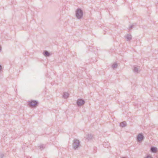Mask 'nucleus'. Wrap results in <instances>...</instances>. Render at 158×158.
I'll return each instance as SVG.
<instances>
[{
    "label": "nucleus",
    "instance_id": "nucleus-15",
    "mask_svg": "<svg viewBox=\"0 0 158 158\" xmlns=\"http://www.w3.org/2000/svg\"><path fill=\"white\" fill-rule=\"evenodd\" d=\"M136 23H133L132 25H131V26H130L129 27V30H130L132 28H133L135 26H136Z\"/></svg>",
    "mask_w": 158,
    "mask_h": 158
},
{
    "label": "nucleus",
    "instance_id": "nucleus-11",
    "mask_svg": "<svg viewBox=\"0 0 158 158\" xmlns=\"http://www.w3.org/2000/svg\"><path fill=\"white\" fill-rule=\"evenodd\" d=\"M46 145L43 144H40V150H42L46 148Z\"/></svg>",
    "mask_w": 158,
    "mask_h": 158
},
{
    "label": "nucleus",
    "instance_id": "nucleus-12",
    "mask_svg": "<svg viewBox=\"0 0 158 158\" xmlns=\"http://www.w3.org/2000/svg\"><path fill=\"white\" fill-rule=\"evenodd\" d=\"M120 126L122 127H124L126 126V123L125 121H123L120 124Z\"/></svg>",
    "mask_w": 158,
    "mask_h": 158
},
{
    "label": "nucleus",
    "instance_id": "nucleus-9",
    "mask_svg": "<svg viewBox=\"0 0 158 158\" xmlns=\"http://www.w3.org/2000/svg\"><path fill=\"white\" fill-rule=\"evenodd\" d=\"M69 94L67 92H64L63 94V97L65 98L66 99L69 97Z\"/></svg>",
    "mask_w": 158,
    "mask_h": 158
},
{
    "label": "nucleus",
    "instance_id": "nucleus-16",
    "mask_svg": "<svg viewBox=\"0 0 158 158\" xmlns=\"http://www.w3.org/2000/svg\"><path fill=\"white\" fill-rule=\"evenodd\" d=\"M118 66V64L117 63H114L112 65V67L113 68H116Z\"/></svg>",
    "mask_w": 158,
    "mask_h": 158
},
{
    "label": "nucleus",
    "instance_id": "nucleus-13",
    "mask_svg": "<svg viewBox=\"0 0 158 158\" xmlns=\"http://www.w3.org/2000/svg\"><path fill=\"white\" fill-rule=\"evenodd\" d=\"M133 71L134 72L138 73H139L138 69V68L135 66H134Z\"/></svg>",
    "mask_w": 158,
    "mask_h": 158
},
{
    "label": "nucleus",
    "instance_id": "nucleus-7",
    "mask_svg": "<svg viewBox=\"0 0 158 158\" xmlns=\"http://www.w3.org/2000/svg\"><path fill=\"white\" fill-rule=\"evenodd\" d=\"M93 137V135L91 134H88L85 136V138L88 140V141L91 140Z\"/></svg>",
    "mask_w": 158,
    "mask_h": 158
},
{
    "label": "nucleus",
    "instance_id": "nucleus-18",
    "mask_svg": "<svg viewBox=\"0 0 158 158\" xmlns=\"http://www.w3.org/2000/svg\"><path fill=\"white\" fill-rule=\"evenodd\" d=\"M146 158H152V157L150 155L147 156Z\"/></svg>",
    "mask_w": 158,
    "mask_h": 158
},
{
    "label": "nucleus",
    "instance_id": "nucleus-2",
    "mask_svg": "<svg viewBox=\"0 0 158 158\" xmlns=\"http://www.w3.org/2000/svg\"><path fill=\"white\" fill-rule=\"evenodd\" d=\"M39 102L35 100H31L27 102V106L30 108H35L38 106Z\"/></svg>",
    "mask_w": 158,
    "mask_h": 158
},
{
    "label": "nucleus",
    "instance_id": "nucleus-19",
    "mask_svg": "<svg viewBox=\"0 0 158 158\" xmlns=\"http://www.w3.org/2000/svg\"><path fill=\"white\" fill-rule=\"evenodd\" d=\"M1 47L0 46V52L1 51Z\"/></svg>",
    "mask_w": 158,
    "mask_h": 158
},
{
    "label": "nucleus",
    "instance_id": "nucleus-4",
    "mask_svg": "<svg viewBox=\"0 0 158 158\" xmlns=\"http://www.w3.org/2000/svg\"><path fill=\"white\" fill-rule=\"evenodd\" d=\"M85 103V100L82 98L78 99L77 101V104L78 106H81L84 104Z\"/></svg>",
    "mask_w": 158,
    "mask_h": 158
},
{
    "label": "nucleus",
    "instance_id": "nucleus-8",
    "mask_svg": "<svg viewBox=\"0 0 158 158\" xmlns=\"http://www.w3.org/2000/svg\"><path fill=\"white\" fill-rule=\"evenodd\" d=\"M43 54L45 57H49L50 56V53L47 51H44Z\"/></svg>",
    "mask_w": 158,
    "mask_h": 158
},
{
    "label": "nucleus",
    "instance_id": "nucleus-3",
    "mask_svg": "<svg viewBox=\"0 0 158 158\" xmlns=\"http://www.w3.org/2000/svg\"><path fill=\"white\" fill-rule=\"evenodd\" d=\"M73 146L75 150H76L79 147L80 143L79 140L77 139H74L73 140Z\"/></svg>",
    "mask_w": 158,
    "mask_h": 158
},
{
    "label": "nucleus",
    "instance_id": "nucleus-17",
    "mask_svg": "<svg viewBox=\"0 0 158 158\" xmlns=\"http://www.w3.org/2000/svg\"><path fill=\"white\" fill-rule=\"evenodd\" d=\"M4 156V155L3 154H1L0 155V157L1 158H3Z\"/></svg>",
    "mask_w": 158,
    "mask_h": 158
},
{
    "label": "nucleus",
    "instance_id": "nucleus-14",
    "mask_svg": "<svg viewBox=\"0 0 158 158\" xmlns=\"http://www.w3.org/2000/svg\"><path fill=\"white\" fill-rule=\"evenodd\" d=\"M103 145L104 147H105V148H108V147H109L110 146L109 143H106V142H104L103 143Z\"/></svg>",
    "mask_w": 158,
    "mask_h": 158
},
{
    "label": "nucleus",
    "instance_id": "nucleus-1",
    "mask_svg": "<svg viewBox=\"0 0 158 158\" xmlns=\"http://www.w3.org/2000/svg\"><path fill=\"white\" fill-rule=\"evenodd\" d=\"M83 10L79 8H78L76 10L75 15L78 19H81L83 17Z\"/></svg>",
    "mask_w": 158,
    "mask_h": 158
},
{
    "label": "nucleus",
    "instance_id": "nucleus-10",
    "mask_svg": "<svg viewBox=\"0 0 158 158\" xmlns=\"http://www.w3.org/2000/svg\"><path fill=\"white\" fill-rule=\"evenodd\" d=\"M150 149L151 152H156L157 151V148L155 147H152Z\"/></svg>",
    "mask_w": 158,
    "mask_h": 158
},
{
    "label": "nucleus",
    "instance_id": "nucleus-6",
    "mask_svg": "<svg viewBox=\"0 0 158 158\" xmlns=\"http://www.w3.org/2000/svg\"><path fill=\"white\" fill-rule=\"evenodd\" d=\"M125 37L127 41H129L132 39V36L130 34H127L125 36Z\"/></svg>",
    "mask_w": 158,
    "mask_h": 158
},
{
    "label": "nucleus",
    "instance_id": "nucleus-5",
    "mask_svg": "<svg viewBox=\"0 0 158 158\" xmlns=\"http://www.w3.org/2000/svg\"><path fill=\"white\" fill-rule=\"evenodd\" d=\"M144 138L143 134L139 133L137 137V141L138 142H141L143 140Z\"/></svg>",
    "mask_w": 158,
    "mask_h": 158
}]
</instances>
